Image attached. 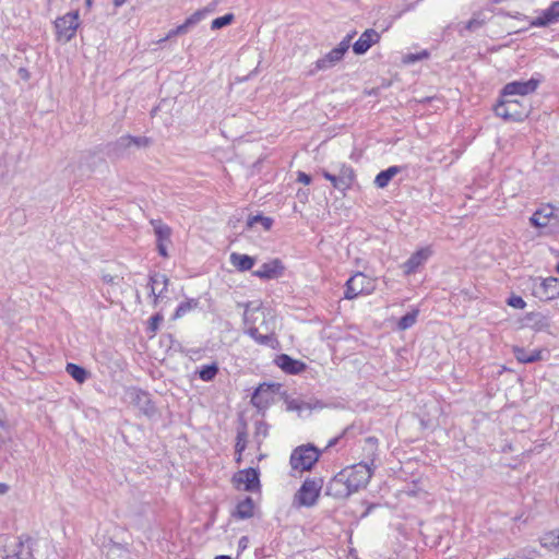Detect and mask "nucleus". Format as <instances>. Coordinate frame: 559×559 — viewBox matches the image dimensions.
Here are the masks:
<instances>
[{"label": "nucleus", "instance_id": "obj_1", "mask_svg": "<svg viewBox=\"0 0 559 559\" xmlns=\"http://www.w3.org/2000/svg\"><path fill=\"white\" fill-rule=\"evenodd\" d=\"M243 323L247 326L245 332L258 344L275 347L277 344L274 333L275 317L270 310L260 306L251 308L250 304H247L243 312Z\"/></svg>", "mask_w": 559, "mask_h": 559}, {"label": "nucleus", "instance_id": "obj_2", "mask_svg": "<svg viewBox=\"0 0 559 559\" xmlns=\"http://www.w3.org/2000/svg\"><path fill=\"white\" fill-rule=\"evenodd\" d=\"M493 111L504 120L521 121L528 116L531 105L526 100L504 96L502 91L501 99L495 105Z\"/></svg>", "mask_w": 559, "mask_h": 559}, {"label": "nucleus", "instance_id": "obj_3", "mask_svg": "<svg viewBox=\"0 0 559 559\" xmlns=\"http://www.w3.org/2000/svg\"><path fill=\"white\" fill-rule=\"evenodd\" d=\"M321 452L312 444L299 445L293 450L289 464L294 471L308 472L319 461Z\"/></svg>", "mask_w": 559, "mask_h": 559}, {"label": "nucleus", "instance_id": "obj_4", "mask_svg": "<svg viewBox=\"0 0 559 559\" xmlns=\"http://www.w3.org/2000/svg\"><path fill=\"white\" fill-rule=\"evenodd\" d=\"M342 473L352 493L365 488L372 477L371 465L362 462L342 469Z\"/></svg>", "mask_w": 559, "mask_h": 559}, {"label": "nucleus", "instance_id": "obj_5", "mask_svg": "<svg viewBox=\"0 0 559 559\" xmlns=\"http://www.w3.org/2000/svg\"><path fill=\"white\" fill-rule=\"evenodd\" d=\"M323 486L322 478H307L294 496L297 507H312L317 503Z\"/></svg>", "mask_w": 559, "mask_h": 559}, {"label": "nucleus", "instance_id": "obj_6", "mask_svg": "<svg viewBox=\"0 0 559 559\" xmlns=\"http://www.w3.org/2000/svg\"><path fill=\"white\" fill-rule=\"evenodd\" d=\"M376 288V283L361 272L354 274L345 284V299H355L360 295H369Z\"/></svg>", "mask_w": 559, "mask_h": 559}, {"label": "nucleus", "instance_id": "obj_7", "mask_svg": "<svg viewBox=\"0 0 559 559\" xmlns=\"http://www.w3.org/2000/svg\"><path fill=\"white\" fill-rule=\"evenodd\" d=\"M124 396L130 404L138 407L145 416L151 417L156 413L150 393L146 391L131 386L126 390Z\"/></svg>", "mask_w": 559, "mask_h": 559}, {"label": "nucleus", "instance_id": "obj_8", "mask_svg": "<svg viewBox=\"0 0 559 559\" xmlns=\"http://www.w3.org/2000/svg\"><path fill=\"white\" fill-rule=\"evenodd\" d=\"M79 12H69L66 15L58 17L55 22L57 37L59 40H71L79 27Z\"/></svg>", "mask_w": 559, "mask_h": 559}, {"label": "nucleus", "instance_id": "obj_9", "mask_svg": "<svg viewBox=\"0 0 559 559\" xmlns=\"http://www.w3.org/2000/svg\"><path fill=\"white\" fill-rule=\"evenodd\" d=\"M532 293L540 300H552L559 296V280L556 277L533 280Z\"/></svg>", "mask_w": 559, "mask_h": 559}, {"label": "nucleus", "instance_id": "obj_10", "mask_svg": "<svg viewBox=\"0 0 559 559\" xmlns=\"http://www.w3.org/2000/svg\"><path fill=\"white\" fill-rule=\"evenodd\" d=\"M538 81L535 79H530L528 81L521 82V81H514L511 83H508L503 87V95L504 96H512L516 98V96L520 97V99L526 100L525 96L535 92L538 86Z\"/></svg>", "mask_w": 559, "mask_h": 559}, {"label": "nucleus", "instance_id": "obj_11", "mask_svg": "<svg viewBox=\"0 0 559 559\" xmlns=\"http://www.w3.org/2000/svg\"><path fill=\"white\" fill-rule=\"evenodd\" d=\"M345 43H340L334 49H332L330 52H328L324 57L318 59L314 63V70L321 71L326 70L329 68L334 67L337 62H340L346 50H345Z\"/></svg>", "mask_w": 559, "mask_h": 559}, {"label": "nucleus", "instance_id": "obj_12", "mask_svg": "<svg viewBox=\"0 0 559 559\" xmlns=\"http://www.w3.org/2000/svg\"><path fill=\"white\" fill-rule=\"evenodd\" d=\"M326 495L336 499H345L352 495L342 471L329 481L326 486Z\"/></svg>", "mask_w": 559, "mask_h": 559}, {"label": "nucleus", "instance_id": "obj_13", "mask_svg": "<svg viewBox=\"0 0 559 559\" xmlns=\"http://www.w3.org/2000/svg\"><path fill=\"white\" fill-rule=\"evenodd\" d=\"M284 265L281 260L274 259L270 262L263 263L259 270L253 272V275L261 280H274L278 278L284 273Z\"/></svg>", "mask_w": 559, "mask_h": 559}, {"label": "nucleus", "instance_id": "obj_14", "mask_svg": "<svg viewBox=\"0 0 559 559\" xmlns=\"http://www.w3.org/2000/svg\"><path fill=\"white\" fill-rule=\"evenodd\" d=\"M334 175V180L332 182V186L337 189L338 191L345 192L346 190L350 189L354 181H355V171L354 169L343 164L337 174Z\"/></svg>", "mask_w": 559, "mask_h": 559}, {"label": "nucleus", "instance_id": "obj_15", "mask_svg": "<svg viewBox=\"0 0 559 559\" xmlns=\"http://www.w3.org/2000/svg\"><path fill=\"white\" fill-rule=\"evenodd\" d=\"M169 284V278L165 274L153 273L150 275L148 286L150 296L153 297V304L156 306L159 298L164 297Z\"/></svg>", "mask_w": 559, "mask_h": 559}, {"label": "nucleus", "instance_id": "obj_16", "mask_svg": "<svg viewBox=\"0 0 559 559\" xmlns=\"http://www.w3.org/2000/svg\"><path fill=\"white\" fill-rule=\"evenodd\" d=\"M380 38V34L376 29L368 28L354 43L353 50L356 55H364L372 45L379 43Z\"/></svg>", "mask_w": 559, "mask_h": 559}, {"label": "nucleus", "instance_id": "obj_17", "mask_svg": "<svg viewBox=\"0 0 559 559\" xmlns=\"http://www.w3.org/2000/svg\"><path fill=\"white\" fill-rule=\"evenodd\" d=\"M234 483L237 487L243 485V489L252 491L259 487V474L254 468H247L238 472L234 476Z\"/></svg>", "mask_w": 559, "mask_h": 559}, {"label": "nucleus", "instance_id": "obj_18", "mask_svg": "<svg viewBox=\"0 0 559 559\" xmlns=\"http://www.w3.org/2000/svg\"><path fill=\"white\" fill-rule=\"evenodd\" d=\"M559 21V1L554 2L544 10L539 16L532 21L533 26L545 27Z\"/></svg>", "mask_w": 559, "mask_h": 559}, {"label": "nucleus", "instance_id": "obj_19", "mask_svg": "<svg viewBox=\"0 0 559 559\" xmlns=\"http://www.w3.org/2000/svg\"><path fill=\"white\" fill-rule=\"evenodd\" d=\"M430 253L431 251L429 248H423L417 250L403 264L404 273L406 275L415 273L418 266H420L429 258Z\"/></svg>", "mask_w": 559, "mask_h": 559}, {"label": "nucleus", "instance_id": "obj_20", "mask_svg": "<svg viewBox=\"0 0 559 559\" xmlns=\"http://www.w3.org/2000/svg\"><path fill=\"white\" fill-rule=\"evenodd\" d=\"M556 219L555 210L551 205H545L538 209L530 218L533 226L542 228L550 225V222Z\"/></svg>", "mask_w": 559, "mask_h": 559}, {"label": "nucleus", "instance_id": "obj_21", "mask_svg": "<svg viewBox=\"0 0 559 559\" xmlns=\"http://www.w3.org/2000/svg\"><path fill=\"white\" fill-rule=\"evenodd\" d=\"M277 366L287 373L298 374L306 369V364L282 354L276 358Z\"/></svg>", "mask_w": 559, "mask_h": 559}, {"label": "nucleus", "instance_id": "obj_22", "mask_svg": "<svg viewBox=\"0 0 559 559\" xmlns=\"http://www.w3.org/2000/svg\"><path fill=\"white\" fill-rule=\"evenodd\" d=\"M32 544L31 537H20L12 555H8L5 559H31L33 556Z\"/></svg>", "mask_w": 559, "mask_h": 559}, {"label": "nucleus", "instance_id": "obj_23", "mask_svg": "<svg viewBox=\"0 0 559 559\" xmlns=\"http://www.w3.org/2000/svg\"><path fill=\"white\" fill-rule=\"evenodd\" d=\"M254 502L251 497H247L237 503L236 510L233 515L240 520L250 519L253 516Z\"/></svg>", "mask_w": 559, "mask_h": 559}, {"label": "nucleus", "instance_id": "obj_24", "mask_svg": "<svg viewBox=\"0 0 559 559\" xmlns=\"http://www.w3.org/2000/svg\"><path fill=\"white\" fill-rule=\"evenodd\" d=\"M230 262L238 271L246 272L253 267L255 259L247 254L233 252L230 254Z\"/></svg>", "mask_w": 559, "mask_h": 559}, {"label": "nucleus", "instance_id": "obj_25", "mask_svg": "<svg viewBox=\"0 0 559 559\" xmlns=\"http://www.w3.org/2000/svg\"><path fill=\"white\" fill-rule=\"evenodd\" d=\"M402 171V167L400 166H391L385 170L380 171L374 179V185L378 188H385L391 179Z\"/></svg>", "mask_w": 559, "mask_h": 559}, {"label": "nucleus", "instance_id": "obj_26", "mask_svg": "<svg viewBox=\"0 0 559 559\" xmlns=\"http://www.w3.org/2000/svg\"><path fill=\"white\" fill-rule=\"evenodd\" d=\"M106 557L107 559H129L130 552L123 545L111 542L106 546Z\"/></svg>", "mask_w": 559, "mask_h": 559}, {"label": "nucleus", "instance_id": "obj_27", "mask_svg": "<svg viewBox=\"0 0 559 559\" xmlns=\"http://www.w3.org/2000/svg\"><path fill=\"white\" fill-rule=\"evenodd\" d=\"M157 242L170 241L171 228L165 225L160 219H151Z\"/></svg>", "mask_w": 559, "mask_h": 559}, {"label": "nucleus", "instance_id": "obj_28", "mask_svg": "<svg viewBox=\"0 0 559 559\" xmlns=\"http://www.w3.org/2000/svg\"><path fill=\"white\" fill-rule=\"evenodd\" d=\"M66 371L80 384L84 383L90 376V372L85 368L73 362L67 364Z\"/></svg>", "mask_w": 559, "mask_h": 559}, {"label": "nucleus", "instance_id": "obj_29", "mask_svg": "<svg viewBox=\"0 0 559 559\" xmlns=\"http://www.w3.org/2000/svg\"><path fill=\"white\" fill-rule=\"evenodd\" d=\"M513 353H514L515 358L520 362H523V364L535 362V361H537V360H539L542 358L540 357V353H542L540 350L527 352L524 348L514 347Z\"/></svg>", "mask_w": 559, "mask_h": 559}, {"label": "nucleus", "instance_id": "obj_30", "mask_svg": "<svg viewBox=\"0 0 559 559\" xmlns=\"http://www.w3.org/2000/svg\"><path fill=\"white\" fill-rule=\"evenodd\" d=\"M487 17L484 12H477L473 17L465 24L464 29L469 32H476L479 28L485 27Z\"/></svg>", "mask_w": 559, "mask_h": 559}, {"label": "nucleus", "instance_id": "obj_31", "mask_svg": "<svg viewBox=\"0 0 559 559\" xmlns=\"http://www.w3.org/2000/svg\"><path fill=\"white\" fill-rule=\"evenodd\" d=\"M540 545L547 549L559 547V530L545 533L540 537Z\"/></svg>", "mask_w": 559, "mask_h": 559}, {"label": "nucleus", "instance_id": "obj_32", "mask_svg": "<svg viewBox=\"0 0 559 559\" xmlns=\"http://www.w3.org/2000/svg\"><path fill=\"white\" fill-rule=\"evenodd\" d=\"M203 19V13L201 11L194 12L190 17H188L185 23L178 25L176 27V32L179 33V35L186 34L190 27L198 24Z\"/></svg>", "mask_w": 559, "mask_h": 559}, {"label": "nucleus", "instance_id": "obj_33", "mask_svg": "<svg viewBox=\"0 0 559 559\" xmlns=\"http://www.w3.org/2000/svg\"><path fill=\"white\" fill-rule=\"evenodd\" d=\"M130 147H131L130 135H123V136H120L115 143L111 144V152L116 156H121Z\"/></svg>", "mask_w": 559, "mask_h": 559}, {"label": "nucleus", "instance_id": "obj_34", "mask_svg": "<svg viewBox=\"0 0 559 559\" xmlns=\"http://www.w3.org/2000/svg\"><path fill=\"white\" fill-rule=\"evenodd\" d=\"M418 313H419V310L414 309L411 312H407L406 314H404L399 320L397 328L402 331L412 328L417 321Z\"/></svg>", "mask_w": 559, "mask_h": 559}, {"label": "nucleus", "instance_id": "obj_35", "mask_svg": "<svg viewBox=\"0 0 559 559\" xmlns=\"http://www.w3.org/2000/svg\"><path fill=\"white\" fill-rule=\"evenodd\" d=\"M285 404H286V409L289 412L295 411V412L301 413L304 409H312V406L309 403H307L302 400H298V399L286 397Z\"/></svg>", "mask_w": 559, "mask_h": 559}, {"label": "nucleus", "instance_id": "obj_36", "mask_svg": "<svg viewBox=\"0 0 559 559\" xmlns=\"http://www.w3.org/2000/svg\"><path fill=\"white\" fill-rule=\"evenodd\" d=\"M257 223L262 224L263 228L265 230H269V229H271V227L273 225V219L271 217H266V216H262V215H253L248 218L247 226L249 228H251Z\"/></svg>", "mask_w": 559, "mask_h": 559}, {"label": "nucleus", "instance_id": "obj_37", "mask_svg": "<svg viewBox=\"0 0 559 559\" xmlns=\"http://www.w3.org/2000/svg\"><path fill=\"white\" fill-rule=\"evenodd\" d=\"M218 367L216 364L205 365L199 371V377L203 381H211L216 377Z\"/></svg>", "mask_w": 559, "mask_h": 559}, {"label": "nucleus", "instance_id": "obj_38", "mask_svg": "<svg viewBox=\"0 0 559 559\" xmlns=\"http://www.w3.org/2000/svg\"><path fill=\"white\" fill-rule=\"evenodd\" d=\"M531 321H533L534 328L538 331L550 328V319L547 316L535 313L532 314Z\"/></svg>", "mask_w": 559, "mask_h": 559}, {"label": "nucleus", "instance_id": "obj_39", "mask_svg": "<svg viewBox=\"0 0 559 559\" xmlns=\"http://www.w3.org/2000/svg\"><path fill=\"white\" fill-rule=\"evenodd\" d=\"M247 447V431L243 428L242 430H238L237 432V441H236V453L238 454L237 462L241 460V453Z\"/></svg>", "mask_w": 559, "mask_h": 559}, {"label": "nucleus", "instance_id": "obj_40", "mask_svg": "<svg viewBox=\"0 0 559 559\" xmlns=\"http://www.w3.org/2000/svg\"><path fill=\"white\" fill-rule=\"evenodd\" d=\"M263 385H260L251 396V403L260 409L269 404V401L263 399Z\"/></svg>", "mask_w": 559, "mask_h": 559}, {"label": "nucleus", "instance_id": "obj_41", "mask_svg": "<svg viewBox=\"0 0 559 559\" xmlns=\"http://www.w3.org/2000/svg\"><path fill=\"white\" fill-rule=\"evenodd\" d=\"M234 21V14L228 13L223 16L216 17L212 21L211 28L219 29L224 26L229 25Z\"/></svg>", "mask_w": 559, "mask_h": 559}, {"label": "nucleus", "instance_id": "obj_42", "mask_svg": "<svg viewBox=\"0 0 559 559\" xmlns=\"http://www.w3.org/2000/svg\"><path fill=\"white\" fill-rule=\"evenodd\" d=\"M197 306H198V301L194 299L181 302L175 312V317L179 318Z\"/></svg>", "mask_w": 559, "mask_h": 559}, {"label": "nucleus", "instance_id": "obj_43", "mask_svg": "<svg viewBox=\"0 0 559 559\" xmlns=\"http://www.w3.org/2000/svg\"><path fill=\"white\" fill-rule=\"evenodd\" d=\"M10 440V431L8 423L0 416V448Z\"/></svg>", "mask_w": 559, "mask_h": 559}, {"label": "nucleus", "instance_id": "obj_44", "mask_svg": "<svg viewBox=\"0 0 559 559\" xmlns=\"http://www.w3.org/2000/svg\"><path fill=\"white\" fill-rule=\"evenodd\" d=\"M131 146L147 147L151 144V139L146 136H132L130 135Z\"/></svg>", "mask_w": 559, "mask_h": 559}, {"label": "nucleus", "instance_id": "obj_45", "mask_svg": "<svg viewBox=\"0 0 559 559\" xmlns=\"http://www.w3.org/2000/svg\"><path fill=\"white\" fill-rule=\"evenodd\" d=\"M507 304L515 309H524L525 306H526V302L524 301V299L520 296H511L508 300H507Z\"/></svg>", "mask_w": 559, "mask_h": 559}, {"label": "nucleus", "instance_id": "obj_46", "mask_svg": "<svg viewBox=\"0 0 559 559\" xmlns=\"http://www.w3.org/2000/svg\"><path fill=\"white\" fill-rule=\"evenodd\" d=\"M163 321V316L160 313H156L153 317H151L148 322V330L151 332H156L158 329L159 323Z\"/></svg>", "mask_w": 559, "mask_h": 559}, {"label": "nucleus", "instance_id": "obj_47", "mask_svg": "<svg viewBox=\"0 0 559 559\" xmlns=\"http://www.w3.org/2000/svg\"><path fill=\"white\" fill-rule=\"evenodd\" d=\"M269 426L266 423L259 420L255 423V436L260 437L262 436L265 438L267 436Z\"/></svg>", "mask_w": 559, "mask_h": 559}, {"label": "nucleus", "instance_id": "obj_48", "mask_svg": "<svg viewBox=\"0 0 559 559\" xmlns=\"http://www.w3.org/2000/svg\"><path fill=\"white\" fill-rule=\"evenodd\" d=\"M365 444L368 447L371 454L374 455V452L378 448V439L376 437H368L365 439Z\"/></svg>", "mask_w": 559, "mask_h": 559}, {"label": "nucleus", "instance_id": "obj_49", "mask_svg": "<svg viewBox=\"0 0 559 559\" xmlns=\"http://www.w3.org/2000/svg\"><path fill=\"white\" fill-rule=\"evenodd\" d=\"M428 56H429V53L426 50H424L420 53H416V55L411 53V55H408L405 60L407 62H415V61L428 58Z\"/></svg>", "mask_w": 559, "mask_h": 559}, {"label": "nucleus", "instance_id": "obj_50", "mask_svg": "<svg viewBox=\"0 0 559 559\" xmlns=\"http://www.w3.org/2000/svg\"><path fill=\"white\" fill-rule=\"evenodd\" d=\"M297 180L304 185H309L311 182V177L306 173L299 171Z\"/></svg>", "mask_w": 559, "mask_h": 559}, {"label": "nucleus", "instance_id": "obj_51", "mask_svg": "<svg viewBox=\"0 0 559 559\" xmlns=\"http://www.w3.org/2000/svg\"><path fill=\"white\" fill-rule=\"evenodd\" d=\"M157 250H158V253L164 257V258H167L168 257V253H167V249H166V246H165V242H157Z\"/></svg>", "mask_w": 559, "mask_h": 559}, {"label": "nucleus", "instance_id": "obj_52", "mask_svg": "<svg viewBox=\"0 0 559 559\" xmlns=\"http://www.w3.org/2000/svg\"><path fill=\"white\" fill-rule=\"evenodd\" d=\"M356 32H353L352 34H348L341 43H345V50L347 51L350 47V43L353 37L355 36Z\"/></svg>", "mask_w": 559, "mask_h": 559}, {"label": "nucleus", "instance_id": "obj_53", "mask_svg": "<svg viewBox=\"0 0 559 559\" xmlns=\"http://www.w3.org/2000/svg\"><path fill=\"white\" fill-rule=\"evenodd\" d=\"M356 32H353L352 34H348L341 43H345V50L347 51L350 47V43L353 37L355 36Z\"/></svg>", "mask_w": 559, "mask_h": 559}, {"label": "nucleus", "instance_id": "obj_54", "mask_svg": "<svg viewBox=\"0 0 559 559\" xmlns=\"http://www.w3.org/2000/svg\"><path fill=\"white\" fill-rule=\"evenodd\" d=\"M321 174H322V176H323L326 180H329L331 183L333 182V180H334V175H333V174H331L330 171H328V170H325V169H323V170L321 171Z\"/></svg>", "mask_w": 559, "mask_h": 559}, {"label": "nucleus", "instance_id": "obj_55", "mask_svg": "<svg viewBox=\"0 0 559 559\" xmlns=\"http://www.w3.org/2000/svg\"><path fill=\"white\" fill-rule=\"evenodd\" d=\"M178 35H179V33H177V32H176V28H174V29L169 31V33L167 34V36H166L165 38L160 39V40H159V43H164V41H166L167 39H169V38H171V37H174V36H178Z\"/></svg>", "mask_w": 559, "mask_h": 559}, {"label": "nucleus", "instance_id": "obj_56", "mask_svg": "<svg viewBox=\"0 0 559 559\" xmlns=\"http://www.w3.org/2000/svg\"><path fill=\"white\" fill-rule=\"evenodd\" d=\"M103 281L107 284H114L115 283V277L110 274H104L103 275Z\"/></svg>", "mask_w": 559, "mask_h": 559}, {"label": "nucleus", "instance_id": "obj_57", "mask_svg": "<svg viewBox=\"0 0 559 559\" xmlns=\"http://www.w3.org/2000/svg\"><path fill=\"white\" fill-rule=\"evenodd\" d=\"M9 490V486L7 484L0 483V495L7 493Z\"/></svg>", "mask_w": 559, "mask_h": 559}, {"label": "nucleus", "instance_id": "obj_58", "mask_svg": "<svg viewBox=\"0 0 559 559\" xmlns=\"http://www.w3.org/2000/svg\"><path fill=\"white\" fill-rule=\"evenodd\" d=\"M127 0H112L116 8L121 7Z\"/></svg>", "mask_w": 559, "mask_h": 559}, {"label": "nucleus", "instance_id": "obj_59", "mask_svg": "<svg viewBox=\"0 0 559 559\" xmlns=\"http://www.w3.org/2000/svg\"><path fill=\"white\" fill-rule=\"evenodd\" d=\"M337 441H338V438H334V439L330 440L328 443V448L334 447L337 443Z\"/></svg>", "mask_w": 559, "mask_h": 559}, {"label": "nucleus", "instance_id": "obj_60", "mask_svg": "<svg viewBox=\"0 0 559 559\" xmlns=\"http://www.w3.org/2000/svg\"><path fill=\"white\" fill-rule=\"evenodd\" d=\"M215 559H231L229 556L221 555L215 557Z\"/></svg>", "mask_w": 559, "mask_h": 559}, {"label": "nucleus", "instance_id": "obj_61", "mask_svg": "<svg viewBox=\"0 0 559 559\" xmlns=\"http://www.w3.org/2000/svg\"><path fill=\"white\" fill-rule=\"evenodd\" d=\"M20 73L23 75V78H26L27 76V72L25 69H21L20 70Z\"/></svg>", "mask_w": 559, "mask_h": 559}, {"label": "nucleus", "instance_id": "obj_62", "mask_svg": "<svg viewBox=\"0 0 559 559\" xmlns=\"http://www.w3.org/2000/svg\"><path fill=\"white\" fill-rule=\"evenodd\" d=\"M86 5L91 7L92 5V0H86Z\"/></svg>", "mask_w": 559, "mask_h": 559}, {"label": "nucleus", "instance_id": "obj_63", "mask_svg": "<svg viewBox=\"0 0 559 559\" xmlns=\"http://www.w3.org/2000/svg\"><path fill=\"white\" fill-rule=\"evenodd\" d=\"M246 540H247V537H242V538L240 539V543H241V542H246Z\"/></svg>", "mask_w": 559, "mask_h": 559}, {"label": "nucleus", "instance_id": "obj_64", "mask_svg": "<svg viewBox=\"0 0 559 559\" xmlns=\"http://www.w3.org/2000/svg\"><path fill=\"white\" fill-rule=\"evenodd\" d=\"M556 271H557V273H559V263L556 266Z\"/></svg>", "mask_w": 559, "mask_h": 559}]
</instances>
